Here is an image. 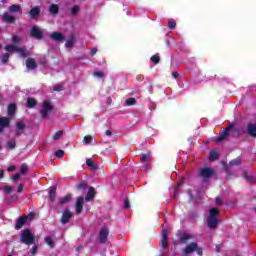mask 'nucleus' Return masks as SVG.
<instances>
[{
	"label": "nucleus",
	"instance_id": "f257e3e1",
	"mask_svg": "<svg viewBox=\"0 0 256 256\" xmlns=\"http://www.w3.org/2000/svg\"><path fill=\"white\" fill-rule=\"evenodd\" d=\"M5 49L7 53L3 54L2 63H7L9 61V53H19L20 57H27L28 55L25 49L17 48V46H14L13 44H8Z\"/></svg>",
	"mask_w": 256,
	"mask_h": 256
},
{
	"label": "nucleus",
	"instance_id": "f03ea898",
	"mask_svg": "<svg viewBox=\"0 0 256 256\" xmlns=\"http://www.w3.org/2000/svg\"><path fill=\"white\" fill-rule=\"evenodd\" d=\"M197 253V255H203V248L199 247L197 243L191 242L190 244L186 245V247L182 250V255L187 256L193 253Z\"/></svg>",
	"mask_w": 256,
	"mask_h": 256
},
{
	"label": "nucleus",
	"instance_id": "7ed1b4c3",
	"mask_svg": "<svg viewBox=\"0 0 256 256\" xmlns=\"http://www.w3.org/2000/svg\"><path fill=\"white\" fill-rule=\"evenodd\" d=\"M218 213L219 210H217V208L210 209V215L208 216L207 219L208 227L210 229H215V227H217V224L219 223V219L217 218Z\"/></svg>",
	"mask_w": 256,
	"mask_h": 256
},
{
	"label": "nucleus",
	"instance_id": "20e7f679",
	"mask_svg": "<svg viewBox=\"0 0 256 256\" xmlns=\"http://www.w3.org/2000/svg\"><path fill=\"white\" fill-rule=\"evenodd\" d=\"M20 241L25 245H33L35 243V236H33L31 230L26 229L20 234Z\"/></svg>",
	"mask_w": 256,
	"mask_h": 256
},
{
	"label": "nucleus",
	"instance_id": "39448f33",
	"mask_svg": "<svg viewBox=\"0 0 256 256\" xmlns=\"http://www.w3.org/2000/svg\"><path fill=\"white\" fill-rule=\"evenodd\" d=\"M140 161L143 164L142 171H149V168L151 167V154H141Z\"/></svg>",
	"mask_w": 256,
	"mask_h": 256
},
{
	"label": "nucleus",
	"instance_id": "423d86ee",
	"mask_svg": "<svg viewBox=\"0 0 256 256\" xmlns=\"http://www.w3.org/2000/svg\"><path fill=\"white\" fill-rule=\"evenodd\" d=\"M34 218H35V214L33 213H30L24 217H20L16 222L15 228L18 230L21 229L25 223H27L28 221H33Z\"/></svg>",
	"mask_w": 256,
	"mask_h": 256
},
{
	"label": "nucleus",
	"instance_id": "0eeeda50",
	"mask_svg": "<svg viewBox=\"0 0 256 256\" xmlns=\"http://www.w3.org/2000/svg\"><path fill=\"white\" fill-rule=\"evenodd\" d=\"M199 175L203 181H209V178L215 175V170L212 168H202L199 171Z\"/></svg>",
	"mask_w": 256,
	"mask_h": 256
},
{
	"label": "nucleus",
	"instance_id": "6e6552de",
	"mask_svg": "<svg viewBox=\"0 0 256 256\" xmlns=\"http://www.w3.org/2000/svg\"><path fill=\"white\" fill-rule=\"evenodd\" d=\"M53 111V105H51V102L49 101H44L42 104V108L40 109L41 116L43 119L49 115Z\"/></svg>",
	"mask_w": 256,
	"mask_h": 256
},
{
	"label": "nucleus",
	"instance_id": "1a4fd4ad",
	"mask_svg": "<svg viewBox=\"0 0 256 256\" xmlns=\"http://www.w3.org/2000/svg\"><path fill=\"white\" fill-rule=\"evenodd\" d=\"M109 237V228L107 227H102L100 232H99V242L100 243H107V238Z\"/></svg>",
	"mask_w": 256,
	"mask_h": 256
},
{
	"label": "nucleus",
	"instance_id": "9d476101",
	"mask_svg": "<svg viewBox=\"0 0 256 256\" xmlns=\"http://www.w3.org/2000/svg\"><path fill=\"white\" fill-rule=\"evenodd\" d=\"M31 35L32 37H35V39H42L43 35H45V30H41L39 27L34 26L31 29Z\"/></svg>",
	"mask_w": 256,
	"mask_h": 256
},
{
	"label": "nucleus",
	"instance_id": "9b49d317",
	"mask_svg": "<svg viewBox=\"0 0 256 256\" xmlns=\"http://www.w3.org/2000/svg\"><path fill=\"white\" fill-rule=\"evenodd\" d=\"M71 217H73V212H71L69 210H64V212L62 214L61 223L63 225H66V223H69V221H71Z\"/></svg>",
	"mask_w": 256,
	"mask_h": 256
},
{
	"label": "nucleus",
	"instance_id": "f8f14e48",
	"mask_svg": "<svg viewBox=\"0 0 256 256\" xmlns=\"http://www.w3.org/2000/svg\"><path fill=\"white\" fill-rule=\"evenodd\" d=\"M167 241H169V234L167 233V230H163L161 240L162 251H165V249H167Z\"/></svg>",
	"mask_w": 256,
	"mask_h": 256
},
{
	"label": "nucleus",
	"instance_id": "ddd939ff",
	"mask_svg": "<svg viewBox=\"0 0 256 256\" xmlns=\"http://www.w3.org/2000/svg\"><path fill=\"white\" fill-rule=\"evenodd\" d=\"M85 201V198H83V196H80L77 198L76 201V213L77 215H79L81 213V211H83V203Z\"/></svg>",
	"mask_w": 256,
	"mask_h": 256
},
{
	"label": "nucleus",
	"instance_id": "4468645a",
	"mask_svg": "<svg viewBox=\"0 0 256 256\" xmlns=\"http://www.w3.org/2000/svg\"><path fill=\"white\" fill-rule=\"evenodd\" d=\"M50 37L54 41H63V39H65L63 34H61L60 32H53L52 34H50Z\"/></svg>",
	"mask_w": 256,
	"mask_h": 256
},
{
	"label": "nucleus",
	"instance_id": "2eb2a0df",
	"mask_svg": "<svg viewBox=\"0 0 256 256\" xmlns=\"http://www.w3.org/2000/svg\"><path fill=\"white\" fill-rule=\"evenodd\" d=\"M26 66L28 69H36L37 63L35 62V59L29 58L26 60Z\"/></svg>",
	"mask_w": 256,
	"mask_h": 256
},
{
	"label": "nucleus",
	"instance_id": "dca6fc26",
	"mask_svg": "<svg viewBox=\"0 0 256 256\" xmlns=\"http://www.w3.org/2000/svg\"><path fill=\"white\" fill-rule=\"evenodd\" d=\"M69 201H71V194H68V195L60 198L58 205H60V206L67 205V203H69Z\"/></svg>",
	"mask_w": 256,
	"mask_h": 256
},
{
	"label": "nucleus",
	"instance_id": "f3484780",
	"mask_svg": "<svg viewBox=\"0 0 256 256\" xmlns=\"http://www.w3.org/2000/svg\"><path fill=\"white\" fill-rule=\"evenodd\" d=\"M4 127H9V118H0V133Z\"/></svg>",
	"mask_w": 256,
	"mask_h": 256
},
{
	"label": "nucleus",
	"instance_id": "a211bd4d",
	"mask_svg": "<svg viewBox=\"0 0 256 256\" xmlns=\"http://www.w3.org/2000/svg\"><path fill=\"white\" fill-rule=\"evenodd\" d=\"M247 131L251 137H256V124H249Z\"/></svg>",
	"mask_w": 256,
	"mask_h": 256
},
{
	"label": "nucleus",
	"instance_id": "6ab92c4d",
	"mask_svg": "<svg viewBox=\"0 0 256 256\" xmlns=\"http://www.w3.org/2000/svg\"><path fill=\"white\" fill-rule=\"evenodd\" d=\"M16 127H17L16 135L19 137V135H21L23 133V130L25 129V124L23 122H18L16 124Z\"/></svg>",
	"mask_w": 256,
	"mask_h": 256
},
{
	"label": "nucleus",
	"instance_id": "aec40b11",
	"mask_svg": "<svg viewBox=\"0 0 256 256\" xmlns=\"http://www.w3.org/2000/svg\"><path fill=\"white\" fill-rule=\"evenodd\" d=\"M2 17H3V20L5 21V23H13V21H15V17L10 15L9 13L3 14Z\"/></svg>",
	"mask_w": 256,
	"mask_h": 256
},
{
	"label": "nucleus",
	"instance_id": "412c9836",
	"mask_svg": "<svg viewBox=\"0 0 256 256\" xmlns=\"http://www.w3.org/2000/svg\"><path fill=\"white\" fill-rule=\"evenodd\" d=\"M210 161H217L219 159V152L217 150H212L209 155Z\"/></svg>",
	"mask_w": 256,
	"mask_h": 256
},
{
	"label": "nucleus",
	"instance_id": "4be33fe9",
	"mask_svg": "<svg viewBox=\"0 0 256 256\" xmlns=\"http://www.w3.org/2000/svg\"><path fill=\"white\" fill-rule=\"evenodd\" d=\"M93 197H95V189L94 188H90L88 190L87 195H86V201H92Z\"/></svg>",
	"mask_w": 256,
	"mask_h": 256
},
{
	"label": "nucleus",
	"instance_id": "5701e85b",
	"mask_svg": "<svg viewBox=\"0 0 256 256\" xmlns=\"http://www.w3.org/2000/svg\"><path fill=\"white\" fill-rule=\"evenodd\" d=\"M16 109H17V106H15V104H10L8 106V115H9V117H13V115H15Z\"/></svg>",
	"mask_w": 256,
	"mask_h": 256
},
{
	"label": "nucleus",
	"instance_id": "b1692460",
	"mask_svg": "<svg viewBox=\"0 0 256 256\" xmlns=\"http://www.w3.org/2000/svg\"><path fill=\"white\" fill-rule=\"evenodd\" d=\"M49 11L52 15H57V13H59V6H57V4H52L49 7Z\"/></svg>",
	"mask_w": 256,
	"mask_h": 256
},
{
	"label": "nucleus",
	"instance_id": "393cba45",
	"mask_svg": "<svg viewBox=\"0 0 256 256\" xmlns=\"http://www.w3.org/2000/svg\"><path fill=\"white\" fill-rule=\"evenodd\" d=\"M227 139V131H224L220 134L219 137L215 139L216 143H221V141H225Z\"/></svg>",
	"mask_w": 256,
	"mask_h": 256
},
{
	"label": "nucleus",
	"instance_id": "a878e982",
	"mask_svg": "<svg viewBox=\"0 0 256 256\" xmlns=\"http://www.w3.org/2000/svg\"><path fill=\"white\" fill-rule=\"evenodd\" d=\"M9 11H11V13H21V6L12 5L10 6Z\"/></svg>",
	"mask_w": 256,
	"mask_h": 256
},
{
	"label": "nucleus",
	"instance_id": "bb28decb",
	"mask_svg": "<svg viewBox=\"0 0 256 256\" xmlns=\"http://www.w3.org/2000/svg\"><path fill=\"white\" fill-rule=\"evenodd\" d=\"M49 199L52 203H55L56 195H55V188H51L49 190Z\"/></svg>",
	"mask_w": 256,
	"mask_h": 256
},
{
	"label": "nucleus",
	"instance_id": "cd10ccee",
	"mask_svg": "<svg viewBox=\"0 0 256 256\" xmlns=\"http://www.w3.org/2000/svg\"><path fill=\"white\" fill-rule=\"evenodd\" d=\"M86 165H88L90 167V169H92V171H96L97 169V165H95V162H93V160L88 159L86 161Z\"/></svg>",
	"mask_w": 256,
	"mask_h": 256
},
{
	"label": "nucleus",
	"instance_id": "c85d7f7f",
	"mask_svg": "<svg viewBox=\"0 0 256 256\" xmlns=\"http://www.w3.org/2000/svg\"><path fill=\"white\" fill-rule=\"evenodd\" d=\"M45 243L48 244L51 248L55 247V241H53V238L51 236H48L45 238Z\"/></svg>",
	"mask_w": 256,
	"mask_h": 256
},
{
	"label": "nucleus",
	"instance_id": "c756f323",
	"mask_svg": "<svg viewBox=\"0 0 256 256\" xmlns=\"http://www.w3.org/2000/svg\"><path fill=\"white\" fill-rule=\"evenodd\" d=\"M61 137H63V131H58L56 132L53 136H52V139L54 141H59V139H61Z\"/></svg>",
	"mask_w": 256,
	"mask_h": 256
},
{
	"label": "nucleus",
	"instance_id": "7c9ffc66",
	"mask_svg": "<svg viewBox=\"0 0 256 256\" xmlns=\"http://www.w3.org/2000/svg\"><path fill=\"white\" fill-rule=\"evenodd\" d=\"M150 61H152V63H155V65H157L161 61V58L159 57V54H155L150 58Z\"/></svg>",
	"mask_w": 256,
	"mask_h": 256
},
{
	"label": "nucleus",
	"instance_id": "2f4dec72",
	"mask_svg": "<svg viewBox=\"0 0 256 256\" xmlns=\"http://www.w3.org/2000/svg\"><path fill=\"white\" fill-rule=\"evenodd\" d=\"M189 239H191V235L189 234H183L180 237V243H187V241H189Z\"/></svg>",
	"mask_w": 256,
	"mask_h": 256
},
{
	"label": "nucleus",
	"instance_id": "473e14b6",
	"mask_svg": "<svg viewBox=\"0 0 256 256\" xmlns=\"http://www.w3.org/2000/svg\"><path fill=\"white\" fill-rule=\"evenodd\" d=\"M168 27L169 29H175V27H177V22H175V19H170L168 21Z\"/></svg>",
	"mask_w": 256,
	"mask_h": 256
},
{
	"label": "nucleus",
	"instance_id": "72a5a7b5",
	"mask_svg": "<svg viewBox=\"0 0 256 256\" xmlns=\"http://www.w3.org/2000/svg\"><path fill=\"white\" fill-rule=\"evenodd\" d=\"M16 146H17V144H16L15 140L9 141L6 144L7 149H15Z\"/></svg>",
	"mask_w": 256,
	"mask_h": 256
},
{
	"label": "nucleus",
	"instance_id": "f704fd0d",
	"mask_svg": "<svg viewBox=\"0 0 256 256\" xmlns=\"http://www.w3.org/2000/svg\"><path fill=\"white\" fill-rule=\"evenodd\" d=\"M35 105H37V102L35 101V99H33V98H28V100H27V106H28V107H35Z\"/></svg>",
	"mask_w": 256,
	"mask_h": 256
},
{
	"label": "nucleus",
	"instance_id": "c9c22d12",
	"mask_svg": "<svg viewBox=\"0 0 256 256\" xmlns=\"http://www.w3.org/2000/svg\"><path fill=\"white\" fill-rule=\"evenodd\" d=\"M38 14H39V9L37 7L31 9V11H30L31 17H37Z\"/></svg>",
	"mask_w": 256,
	"mask_h": 256
},
{
	"label": "nucleus",
	"instance_id": "e433bc0d",
	"mask_svg": "<svg viewBox=\"0 0 256 256\" xmlns=\"http://www.w3.org/2000/svg\"><path fill=\"white\" fill-rule=\"evenodd\" d=\"M65 45H66V47H73V45H75V38H71V39L67 40Z\"/></svg>",
	"mask_w": 256,
	"mask_h": 256
},
{
	"label": "nucleus",
	"instance_id": "4c0bfd02",
	"mask_svg": "<svg viewBox=\"0 0 256 256\" xmlns=\"http://www.w3.org/2000/svg\"><path fill=\"white\" fill-rule=\"evenodd\" d=\"M135 103H136L135 98H128L126 100V105H128V106L135 105Z\"/></svg>",
	"mask_w": 256,
	"mask_h": 256
},
{
	"label": "nucleus",
	"instance_id": "58836bf2",
	"mask_svg": "<svg viewBox=\"0 0 256 256\" xmlns=\"http://www.w3.org/2000/svg\"><path fill=\"white\" fill-rule=\"evenodd\" d=\"M83 141H84V143H86V145H89L91 143V141H93V137L92 136H85Z\"/></svg>",
	"mask_w": 256,
	"mask_h": 256
},
{
	"label": "nucleus",
	"instance_id": "ea45409f",
	"mask_svg": "<svg viewBox=\"0 0 256 256\" xmlns=\"http://www.w3.org/2000/svg\"><path fill=\"white\" fill-rule=\"evenodd\" d=\"M27 171H28L27 164H23V165L20 167V172L22 173V175H25V173H27Z\"/></svg>",
	"mask_w": 256,
	"mask_h": 256
},
{
	"label": "nucleus",
	"instance_id": "a19ab883",
	"mask_svg": "<svg viewBox=\"0 0 256 256\" xmlns=\"http://www.w3.org/2000/svg\"><path fill=\"white\" fill-rule=\"evenodd\" d=\"M230 165H241V158H236L230 162Z\"/></svg>",
	"mask_w": 256,
	"mask_h": 256
},
{
	"label": "nucleus",
	"instance_id": "79ce46f5",
	"mask_svg": "<svg viewBox=\"0 0 256 256\" xmlns=\"http://www.w3.org/2000/svg\"><path fill=\"white\" fill-rule=\"evenodd\" d=\"M63 155H65V152L63 150H57L55 153V156L58 157L59 159H61Z\"/></svg>",
	"mask_w": 256,
	"mask_h": 256
},
{
	"label": "nucleus",
	"instance_id": "37998d69",
	"mask_svg": "<svg viewBox=\"0 0 256 256\" xmlns=\"http://www.w3.org/2000/svg\"><path fill=\"white\" fill-rule=\"evenodd\" d=\"M94 77H98V79H103V72L101 71L94 72Z\"/></svg>",
	"mask_w": 256,
	"mask_h": 256
},
{
	"label": "nucleus",
	"instance_id": "c03bdc74",
	"mask_svg": "<svg viewBox=\"0 0 256 256\" xmlns=\"http://www.w3.org/2000/svg\"><path fill=\"white\" fill-rule=\"evenodd\" d=\"M72 15H77L79 13V6H74L71 10Z\"/></svg>",
	"mask_w": 256,
	"mask_h": 256
},
{
	"label": "nucleus",
	"instance_id": "a18cd8bd",
	"mask_svg": "<svg viewBox=\"0 0 256 256\" xmlns=\"http://www.w3.org/2000/svg\"><path fill=\"white\" fill-rule=\"evenodd\" d=\"M124 209H131V205L129 204V199L124 200Z\"/></svg>",
	"mask_w": 256,
	"mask_h": 256
},
{
	"label": "nucleus",
	"instance_id": "49530a36",
	"mask_svg": "<svg viewBox=\"0 0 256 256\" xmlns=\"http://www.w3.org/2000/svg\"><path fill=\"white\" fill-rule=\"evenodd\" d=\"M17 179H21V174H15V175L12 177V181H14V183L17 182Z\"/></svg>",
	"mask_w": 256,
	"mask_h": 256
},
{
	"label": "nucleus",
	"instance_id": "de8ad7c7",
	"mask_svg": "<svg viewBox=\"0 0 256 256\" xmlns=\"http://www.w3.org/2000/svg\"><path fill=\"white\" fill-rule=\"evenodd\" d=\"M12 41L14 43H19L21 41V38L19 36H13Z\"/></svg>",
	"mask_w": 256,
	"mask_h": 256
},
{
	"label": "nucleus",
	"instance_id": "09e8293b",
	"mask_svg": "<svg viewBox=\"0 0 256 256\" xmlns=\"http://www.w3.org/2000/svg\"><path fill=\"white\" fill-rule=\"evenodd\" d=\"M4 191H6V193H11V191H13V189L11 188V186H6V187H4Z\"/></svg>",
	"mask_w": 256,
	"mask_h": 256
},
{
	"label": "nucleus",
	"instance_id": "8fccbe9b",
	"mask_svg": "<svg viewBox=\"0 0 256 256\" xmlns=\"http://www.w3.org/2000/svg\"><path fill=\"white\" fill-rule=\"evenodd\" d=\"M216 205H223V200L221 198H216Z\"/></svg>",
	"mask_w": 256,
	"mask_h": 256
},
{
	"label": "nucleus",
	"instance_id": "3c124183",
	"mask_svg": "<svg viewBox=\"0 0 256 256\" xmlns=\"http://www.w3.org/2000/svg\"><path fill=\"white\" fill-rule=\"evenodd\" d=\"M54 91H63V87L62 86H55L54 87Z\"/></svg>",
	"mask_w": 256,
	"mask_h": 256
},
{
	"label": "nucleus",
	"instance_id": "603ef678",
	"mask_svg": "<svg viewBox=\"0 0 256 256\" xmlns=\"http://www.w3.org/2000/svg\"><path fill=\"white\" fill-rule=\"evenodd\" d=\"M18 193H22L23 192V184H20L17 188Z\"/></svg>",
	"mask_w": 256,
	"mask_h": 256
},
{
	"label": "nucleus",
	"instance_id": "864d4df0",
	"mask_svg": "<svg viewBox=\"0 0 256 256\" xmlns=\"http://www.w3.org/2000/svg\"><path fill=\"white\" fill-rule=\"evenodd\" d=\"M90 53H91V55H96L97 54V48H92Z\"/></svg>",
	"mask_w": 256,
	"mask_h": 256
},
{
	"label": "nucleus",
	"instance_id": "5fc2aeb1",
	"mask_svg": "<svg viewBox=\"0 0 256 256\" xmlns=\"http://www.w3.org/2000/svg\"><path fill=\"white\" fill-rule=\"evenodd\" d=\"M172 77H173L174 79H177V77H179V73H177V72H172Z\"/></svg>",
	"mask_w": 256,
	"mask_h": 256
},
{
	"label": "nucleus",
	"instance_id": "6e6d98bb",
	"mask_svg": "<svg viewBox=\"0 0 256 256\" xmlns=\"http://www.w3.org/2000/svg\"><path fill=\"white\" fill-rule=\"evenodd\" d=\"M112 134H113V133L111 132V130H107V131H106L107 137H111Z\"/></svg>",
	"mask_w": 256,
	"mask_h": 256
},
{
	"label": "nucleus",
	"instance_id": "4d7b16f0",
	"mask_svg": "<svg viewBox=\"0 0 256 256\" xmlns=\"http://www.w3.org/2000/svg\"><path fill=\"white\" fill-rule=\"evenodd\" d=\"M35 253H37V246H34L32 250V255H35Z\"/></svg>",
	"mask_w": 256,
	"mask_h": 256
},
{
	"label": "nucleus",
	"instance_id": "13d9d810",
	"mask_svg": "<svg viewBox=\"0 0 256 256\" xmlns=\"http://www.w3.org/2000/svg\"><path fill=\"white\" fill-rule=\"evenodd\" d=\"M8 171H9V172L15 171V166H10V167L8 168Z\"/></svg>",
	"mask_w": 256,
	"mask_h": 256
},
{
	"label": "nucleus",
	"instance_id": "bf43d9fd",
	"mask_svg": "<svg viewBox=\"0 0 256 256\" xmlns=\"http://www.w3.org/2000/svg\"><path fill=\"white\" fill-rule=\"evenodd\" d=\"M83 188H85V184H79L78 185V189H83Z\"/></svg>",
	"mask_w": 256,
	"mask_h": 256
},
{
	"label": "nucleus",
	"instance_id": "052dcab7",
	"mask_svg": "<svg viewBox=\"0 0 256 256\" xmlns=\"http://www.w3.org/2000/svg\"><path fill=\"white\" fill-rule=\"evenodd\" d=\"M4 172L3 170L0 171V179H3Z\"/></svg>",
	"mask_w": 256,
	"mask_h": 256
},
{
	"label": "nucleus",
	"instance_id": "680f3d73",
	"mask_svg": "<svg viewBox=\"0 0 256 256\" xmlns=\"http://www.w3.org/2000/svg\"><path fill=\"white\" fill-rule=\"evenodd\" d=\"M216 251H217V253H219V251H220L219 246H216Z\"/></svg>",
	"mask_w": 256,
	"mask_h": 256
},
{
	"label": "nucleus",
	"instance_id": "e2e57ef3",
	"mask_svg": "<svg viewBox=\"0 0 256 256\" xmlns=\"http://www.w3.org/2000/svg\"><path fill=\"white\" fill-rule=\"evenodd\" d=\"M226 131H231V127L226 128Z\"/></svg>",
	"mask_w": 256,
	"mask_h": 256
},
{
	"label": "nucleus",
	"instance_id": "0e129e2a",
	"mask_svg": "<svg viewBox=\"0 0 256 256\" xmlns=\"http://www.w3.org/2000/svg\"><path fill=\"white\" fill-rule=\"evenodd\" d=\"M77 251H81V247H79V248L77 249Z\"/></svg>",
	"mask_w": 256,
	"mask_h": 256
},
{
	"label": "nucleus",
	"instance_id": "69168bd1",
	"mask_svg": "<svg viewBox=\"0 0 256 256\" xmlns=\"http://www.w3.org/2000/svg\"><path fill=\"white\" fill-rule=\"evenodd\" d=\"M0 49H1V45H0Z\"/></svg>",
	"mask_w": 256,
	"mask_h": 256
}]
</instances>
